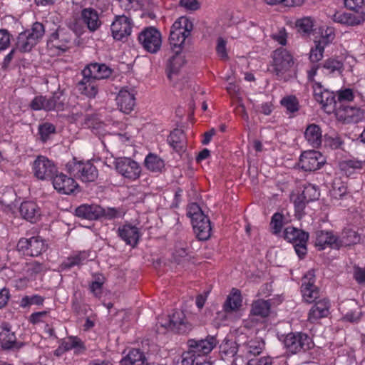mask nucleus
I'll return each instance as SVG.
<instances>
[{"instance_id": "obj_1", "label": "nucleus", "mask_w": 365, "mask_h": 365, "mask_svg": "<svg viewBox=\"0 0 365 365\" xmlns=\"http://www.w3.org/2000/svg\"><path fill=\"white\" fill-rule=\"evenodd\" d=\"M315 274L314 269L309 270L302 279L301 291L302 297L307 303L314 304L309 312L308 320L314 322L326 317L329 314V302L326 298L317 301L319 298V289L314 284Z\"/></svg>"}, {"instance_id": "obj_2", "label": "nucleus", "mask_w": 365, "mask_h": 365, "mask_svg": "<svg viewBox=\"0 0 365 365\" xmlns=\"http://www.w3.org/2000/svg\"><path fill=\"white\" fill-rule=\"evenodd\" d=\"M294 59L292 54L285 48H279L273 53V72L278 80L289 81L294 76L292 70Z\"/></svg>"}, {"instance_id": "obj_3", "label": "nucleus", "mask_w": 365, "mask_h": 365, "mask_svg": "<svg viewBox=\"0 0 365 365\" xmlns=\"http://www.w3.org/2000/svg\"><path fill=\"white\" fill-rule=\"evenodd\" d=\"M192 29V22L185 16L180 17L174 22L169 36L170 45L173 51L178 49L182 51V46Z\"/></svg>"}, {"instance_id": "obj_4", "label": "nucleus", "mask_w": 365, "mask_h": 365, "mask_svg": "<svg viewBox=\"0 0 365 365\" xmlns=\"http://www.w3.org/2000/svg\"><path fill=\"white\" fill-rule=\"evenodd\" d=\"M45 33L43 24L35 22L31 29L20 33L16 42V49L21 53L29 52L42 38Z\"/></svg>"}, {"instance_id": "obj_5", "label": "nucleus", "mask_w": 365, "mask_h": 365, "mask_svg": "<svg viewBox=\"0 0 365 365\" xmlns=\"http://www.w3.org/2000/svg\"><path fill=\"white\" fill-rule=\"evenodd\" d=\"M309 236L308 232L292 226L287 227L284 231V239L293 244L297 255L301 259L307 255Z\"/></svg>"}, {"instance_id": "obj_6", "label": "nucleus", "mask_w": 365, "mask_h": 365, "mask_svg": "<svg viewBox=\"0 0 365 365\" xmlns=\"http://www.w3.org/2000/svg\"><path fill=\"white\" fill-rule=\"evenodd\" d=\"M283 342L287 351L293 354L301 351L304 352L312 349L314 346L311 337L307 334L302 332H292L287 334Z\"/></svg>"}, {"instance_id": "obj_7", "label": "nucleus", "mask_w": 365, "mask_h": 365, "mask_svg": "<svg viewBox=\"0 0 365 365\" xmlns=\"http://www.w3.org/2000/svg\"><path fill=\"white\" fill-rule=\"evenodd\" d=\"M140 44L150 53H156L161 48V33L154 26L145 28L138 37Z\"/></svg>"}, {"instance_id": "obj_8", "label": "nucleus", "mask_w": 365, "mask_h": 365, "mask_svg": "<svg viewBox=\"0 0 365 365\" xmlns=\"http://www.w3.org/2000/svg\"><path fill=\"white\" fill-rule=\"evenodd\" d=\"M46 245L40 237L21 238L16 245V250L24 255L37 257L46 250Z\"/></svg>"}, {"instance_id": "obj_9", "label": "nucleus", "mask_w": 365, "mask_h": 365, "mask_svg": "<svg viewBox=\"0 0 365 365\" xmlns=\"http://www.w3.org/2000/svg\"><path fill=\"white\" fill-rule=\"evenodd\" d=\"M168 317L169 319L165 323L160 322L162 327L179 334H186L192 328V324L186 321L185 314L181 311H175Z\"/></svg>"}, {"instance_id": "obj_10", "label": "nucleus", "mask_w": 365, "mask_h": 365, "mask_svg": "<svg viewBox=\"0 0 365 365\" xmlns=\"http://www.w3.org/2000/svg\"><path fill=\"white\" fill-rule=\"evenodd\" d=\"M34 175L39 180H51L57 173L54 163L44 156H38L34 162Z\"/></svg>"}, {"instance_id": "obj_11", "label": "nucleus", "mask_w": 365, "mask_h": 365, "mask_svg": "<svg viewBox=\"0 0 365 365\" xmlns=\"http://www.w3.org/2000/svg\"><path fill=\"white\" fill-rule=\"evenodd\" d=\"M69 170L83 182H93L98 178L96 168L90 162H74L70 165Z\"/></svg>"}, {"instance_id": "obj_12", "label": "nucleus", "mask_w": 365, "mask_h": 365, "mask_svg": "<svg viewBox=\"0 0 365 365\" xmlns=\"http://www.w3.org/2000/svg\"><path fill=\"white\" fill-rule=\"evenodd\" d=\"M115 167L124 178L135 180L139 178L141 169L137 162L130 158H118L115 160Z\"/></svg>"}, {"instance_id": "obj_13", "label": "nucleus", "mask_w": 365, "mask_h": 365, "mask_svg": "<svg viewBox=\"0 0 365 365\" xmlns=\"http://www.w3.org/2000/svg\"><path fill=\"white\" fill-rule=\"evenodd\" d=\"M325 163V159L320 152L307 150L302 153L299 166L304 171H314L319 169Z\"/></svg>"}, {"instance_id": "obj_14", "label": "nucleus", "mask_w": 365, "mask_h": 365, "mask_svg": "<svg viewBox=\"0 0 365 365\" xmlns=\"http://www.w3.org/2000/svg\"><path fill=\"white\" fill-rule=\"evenodd\" d=\"M132 25L130 18L125 15L116 16L110 26L112 36L115 40L123 41L130 35Z\"/></svg>"}, {"instance_id": "obj_15", "label": "nucleus", "mask_w": 365, "mask_h": 365, "mask_svg": "<svg viewBox=\"0 0 365 365\" xmlns=\"http://www.w3.org/2000/svg\"><path fill=\"white\" fill-rule=\"evenodd\" d=\"M0 332V346L5 351L19 350L24 346V343L17 340L15 332L11 331L8 323H3Z\"/></svg>"}, {"instance_id": "obj_16", "label": "nucleus", "mask_w": 365, "mask_h": 365, "mask_svg": "<svg viewBox=\"0 0 365 365\" xmlns=\"http://www.w3.org/2000/svg\"><path fill=\"white\" fill-rule=\"evenodd\" d=\"M335 113L339 120L347 124L357 123L364 117L360 108L346 105H339Z\"/></svg>"}, {"instance_id": "obj_17", "label": "nucleus", "mask_w": 365, "mask_h": 365, "mask_svg": "<svg viewBox=\"0 0 365 365\" xmlns=\"http://www.w3.org/2000/svg\"><path fill=\"white\" fill-rule=\"evenodd\" d=\"M218 341L214 336L208 335L205 339H191L187 341V346L197 352L198 356L210 354L217 346Z\"/></svg>"}, {"instance_id": "obj_18", "label": "nucleus", "mask_w": 365, "mask_h": 365, "mask_svg": "<svg viewBox=\"0 0 365 365\" xmlns=\"http://www.w3.org/2000/svg\"><path fill=\"white\" fill-rule=\"evenodd\" d=\"M112 69L105 63H91L82 71L83 77H90L97 81L106 79L112 74Z\"/></svg>"}, {"instance_id": "obj_19", "label": "nucleus", "mask_w": 365, "mask_h": 365, "mask_svg": "<svg viewBox=\"0 0 365 365\" xmlns=\"http://www.w3.org/2000/svg\"><path fill=\"white\" fill-rule=\"evenodd\" d=\"M341 242L331 232L318 230L315 232L314 245L320 250L325 249L327 247L339 249L341 247Z\"/></svg>"}, {"instance_id": "obj_20", "label": "nucleus", "mask_w": 365, "mask_h": 365, "mask_svg": "<svg viewBox=\"0 0 365 365\" xmlns=\"http://www.w3.org/2000/svg\"><path fill=\"white\" fill-rule=\"evenodd\" d=\"M75 34L69 29L58 27V29L51 35V41H58L55 46L63 51L70 48L73 41L75 39Z\"/></svg>"}, {"instance_id": "obj_21", "label": "nucleus", "mask_w": 365, "mask_h": 365, "mask_svg": "<svg viewBox=\"0 0 365 365\" xmlns=\"http://www.w3.org/2000/svg\"><path fill=\"white\" fill-rule=\"evenodd\" d=\"M265 343L260 338H255L240 345V356L246 357L248 360L251 356L257 357L264 350Z\"/></svg>"}, {"instance_id": "obj_22", "label": "nucleus", "mask_w": 365, "mask_h": 365, "mask_svg": "<svg viewBox=\"0 0 365 365\" xmlns=\"http://www.w3.org/2000/svg\"><path fill=\"white\" fill-rule=\"evenodd\" d=\"M103 207L96 204H83L78 206L75 214L77 217L88 220H98L102 218Z\"/></svg>"}, {"instance_id": "obj_23", "label": "nucleus", "mask_w": 365, "mask_h": 365, "mask_svg": "<svg viewBox=\"0 0 365 365\" xmlns=\"http://www.w3.org/2000/svg\"><path fill=\"white\" fill-rule=\"evenodd\" d=\"M51 180L53 187L62 194L69 195L78 187L72 178H68L63 173H56Z\"/></svg>"}, {"instance_id": "obj_24", "label": "nucleus", "mask_w": 365, "mask_h": 365, "mask_svg": "<svg viewBox=\"0 0 365 365\" xmlns=\"http://www.w3.org/2000/svg\"><path fill=\"white\" fill-rule=\"evenodd\" d=\"M115 100L119 110L125 114L130 113L135 105L134 93L125 88L119 91Z\"/></svg>"}, {"instance_id": "obj_25", "label": "nucleus", "mask_w": 365, "mask_h": 365, "mask_svg": "<svg viewBox=\"0 0 365 365\" xmlns=\"http://www.w3.org/2000/svg\"><path fill=\"white\" fill-rule=\"evenodd\" d=\"M194 232L199 240L205 241L210 238L211 235L210 220L206 215L192 222Z\"/></svg>"}, {"instance_id": "obj_26", "label": "nucleus", "mask_w": 365, "mask_h": 365, "mask_svg": "<svg viewBox=\"0 0 365 365\" xmlns=\"http://www.w3.org/2000/svg\"><path fill=\"white\" fill-rule=\"evenodd\" d=\"M344 319L346 321L354 322L359 319L361 311L355 300L350 299L342 302L340 307Z\"/></svg>"}, {"instance_id": "obj_27", "label": "nucleus", "mask_w": 365, "mask_h": 365, "mask_svg": "<svg viewBox=\"0 0 365 365\" xmlns=\"http://www.w3.org/2000/svg\"><path fill=\"white\" fill-rule=\"evenodd\" d=\"M316 101L322 106V108L327 113L335 112L338 108V103L334 93L328 90H324V92L317 93L316 94Z\"/></svg>"}, {"instance_id": "obj_28", "label": "nucleus", "mask_w": 365, "mask_h": 365, "mask_svg": "<svg viewBox=\"0 0 365 365\" xmlns=\"http://www.w3.org/2000/svg\"><path fill=\"white\" fill-rule=\"evenodd\" d=\"M182 51L175 50L174 54L168 59L167 63V75L170 80L173 76L178 74L180 68L185 65V60L181 53Z\"/></svg>"}, {"instance_id": "obj_29", "label": "nucleus", "mask_w": 365, "mask_h": 365, "mask_svg": "<svg viewBox=\"0 0 365 365\" xmlns=\"http://www.w3.org/2000/svg\"><path fill=\"white\" fill-rule=\"evenodd\" d=\"M119 237L127 244L135 247L139 240L138 229L135 226L125 225L118 230Z\"/></svg>"}, {"instance_id": "obj_30", "label": "nucleus", "mask_w": 365, "mask_h": 365, "mask_svg": "<svg viewBox=\"0 0 365 365\" xmlns=\"http://www.w3.org/2000/svg\"><path fill=\"white\" fill-rule=\"evenodd\" d=\"M304 138L311 146L318 148L322 140L320 127L314 123L309 125L304 131Z\"/></svg>"}, {"instance_id": "obj_31", "label": "nucleus", "mask_w": 365, "mask_h": 365, "mask_svg": "<svg viewBox=\"0 0 365 365\" xmlns=\"http://www.w3.org/2000/svg\"><path fill=\"white\" fill-rule=\"evenodd\" d=\"M335 22L346 26H356L361 24L365 21L364 16H359L357 14L351 13H336L333 16Z\"/></svg>"}, {"instance_id": "obj_32", "label": "nucleus", "mask_w": 365, "mask_h": 365, "mask_svg": "<svg viewBox=\"0 0 365 365\" xmlns=\"http://www.w3.org/2000/svg\"><path fill=\"white\" fill-rule=\"evenodd\" d=\"M168 142L176 152H183L186 144L183 130L178 128L174 129L168 137Z\"/></svg>"}, {"instance_id": "obj_33", "label": "nucleus", "mask_w": 365, "mask_h": 365, "mask_svg": "<svg viewBox=\"0 0 365 365\" xmlns=\"http://www.w3.org/2000/svg\"><path fill=\"white\" fill-rule=\"evenodd\" d=\"M81 16L83 22L87 25L91 31H96L101 24L98 12L92 8H86L82 10Z\"/></svg>"}, {"instance_id": "obj_34", "label": "nucleus", "mask_w": 365, "mask_h": 365, "mask_svg": "<svg viewBox=\"0 0 365 365\" xmlns=\"http://www.w3.org/2000/svg\"><path fill=\"white\" fill-rule=\"evenodd\" d=\"M96 81L90 77H83L77 84L78 91L89 98H94L98 92Z\"/></svg>"}, {"instance_id": "obj_35", "label": "nucleus", "mask_w": 365, "mask_h": 365, "mask_svg": "<svg viewBox=\"0 0 365 365\" xmlns=\"http://www.w3.org/2000/svg\"><path fill=\"white\" fill-rule=\"evenodd\" d=\"M331 34L322 36L320 39L315 41V46L310 51L309 59L312 62H318L323 58L324 47L329 43Z\"/></svg>"}, {"instance_id": "obj_36", "label": "nucleus", "mask_w": 365, "mask_h": 365, "mask_svg": "<svg viewBox=\"0 0 365 365\" xmlns=\"http://www.w3.org/2000/svg\"><path fill=\"white\" fill-rule=\"evenodd\" d=\"M19 212L23 218L31 222H36L40 215L37 205L33 202H22Z\"/></svg>"}, {"instance_id": "obj_37", "label": "nucleus", "mask_w": 365, "mask_h": 365, "mask_svg": "<svg viewBox=\"0 0 365 365\" xmlns=\"http://www.w3.org/2000/svg\"><path fill=\"white\" fill-rule=\"evenodd\" d=\"M242 305L241 292L239 289H232L223 304V309L229 313L237 310Z\"/></svg>"}, {"instance_id": "obj_38", "label": "nucleus", "mask_w": 365, "mask_h": 365, "mask_svg": "<svg viewBox=\"0 0 365 365\" xmlns=\"http://www.w3.org/2000/svg\"><path fill=\"white\" fill-rule=\"evenodd\" d=\"M146 358L144 353L140 349H133L128 355L121 359L120 365H148L145 364Z\"/></svg>"}, {"instance_id": "obj_39", "label": "nucleus", "mask_w": 365, "mask_h": 365, "mask_svg": "<svg viewBox=\"0 0 365 365\" xmlns=\"http://www.w3.org/2000/svg\"><path fill=\"white\" fill-rule=\"evenodd\" d=\"M271 304L268 300L257 299L252 304L251 313L255 316L266 317L270 312Z\"/></svg>"}, {"instance_id": "obj_40", "label": "nucleus", "mask_w": 365, "mask_h": 365, "mask_svg": "<svg viewBox=\"0 0 365 365\" xmlns=\"http://www.w3.org/2000/svg\"><path fill=\"white\" fill-rule=\"evenodd\" d=\"M220 352L223 359L232 358L240 352V345L233 341H225L220 346Z\"/></svg>"}, {"instance_id": "obj_41", "label": "nucleus", "mask_w": 365, "mask_h": 365, "mask_svg": "<svg viewBox=\"0 0 365 365\" xmlns=\"http://www.w3.org/2000/svg\"><path fill=\"white\" fill-rule=\"evenodd\" d=\"M63 93L61 91L53 93V96L47 98L46 108L47 111L57 110H63L65 107L64 99H62Z\"/></svg>"}, {"instance_id": "obj_42", "label": "nucleus", "mask_w": 365, "mask_h": 365, "mask_svg": "<svg viewBox=\"0 0 365 365\" xmlns=\"http://www.w3.org/2000/svg\"><path fill=\"white\" fill-rule=\"evenodd\" d=\"M145 167L153 172H160L164 168V161L158 155L150 153L145 160Z\"/></svg>"}, {"instance_id": "obj_43", "label": "nucleus", "mask_w": 365, "mask_h": 365, "mask_svg": "<svg viewBox=\"0 0 365 365\" xmlns=\"http://www.w3.org/2000/svg\"><path fill=\"white\" fill-rule=\"evenodd\" d=\"M296 26L302 36H308L313 31L314 20L311 17H304L296 21Z\"/></svg>"}, {"instance_id": "obj_44", "label": "nucleus", "mask_w": 365, "mask_h": 365, "mask_svg": "<svg viewBox=\"0 0 365 365\" xmlns=\"http://www.w3.org/2000/svg\"><path fill=\"white\" fill-rule=\"evenodd\" d=\"M56 133V127L51 123H43L40 124L38 128V134L39 139L42 143H46L51 138V135Z\"/></svg>"}, {"instance_id": "obj_45", "label": "nucleus", "mask_w": 365, "mask_h": 365, "mask_svg": "<svg viewBox=\"0 0 365 365\" xmlns=\"http://www.w3.org/2000/svg\"><path fill=\"white\" fill-rule=\"evenodd\" d=\"M360 241V236L358 233L351 229H345L342 232L341 240H339V242H341V246L343 245L346 246H349L351 245H356L359 243Z\"/></svg>"}, {"instance_id": "obj_46", "label": "nucleus", "mask_w": 365, "mask_h": 365, "mask_svg": "<svg viewBox=\"0 0 365 365\" xmlns=\"http://www.w3.org/2000/svg\"><path fill=\"white\" fill-rule=\"evenodd\" d=\"M280 103L284 106L288 113H294L299 109V103L295 96L290 95L284 97Z\"/></svg>"}, {"instance_id": "obj_47", "label": "nucleus", "mask_w": 365, "mask_h": 365, "mask_svg": "<svg viewBox=\"0 0 365 365\" xmlns=\"http://www.w3.org/2000/svg\"><path fill=\"white\" fill-rule=\"evenodd\" d=\"M64 350L68 351L73 349H76V352L79 353L85 349L81 340L75 336L68 337L62 343Z\"/></svg>"}, {"instance_id": "obj_48", "label": "nucleus", "mask_w": 365, "mask_h": 365, "mask_svg": "<svg viewBox=\"0 0 365 365\" xmlns=\"http://www.w3.org/2000/svg\"><path fill=\"white\" fill-rule=\"evenodd\" d=\"M306 201L309 202L317 200L320 196V192L317 187L312 184H308L304 186L302 192L301 193Z\"/></svg>"}, {"instance_id": "obj_49", "label": "nucleus", "mask_w": 365, "mask_h": 365, "mask_svg": "<svg viewBox=\"0 0 365 365\" xmlns=\"http://www.w3.org/2000/svg\"><path fill=\"white\" fill-rule=\"evenodd\" d=\"M44 298L40 295L34 294L32 296H24L21 302L20 307L22 308L29 307L31 305H42Z\"/></svg>"}, {"instance_id": "obj_50", "label": "nucleus", "mask_w": 365, "mask_h": 365, "mask_svg": "<svg viewBox=\"0 0 365 365\" xmlns=\"http://www.w3.org/2000/svg\"><path fill=\"white\" fill-rule=\"evenodd\" d=\"M284 216L279 212H276L273 215L270 222V227L272 232L274 235L280 233L283 226Z\"/></svg>"}, {"instance_id": "obj_51", "label": "nucleus", "mask_w": 365, "mask_h": 365, "mask_svg": "<svg viewBox=\"0 0 365 365\" xmlns=\"http://www.w3.org/2000/svg\"><path fill=\"white\" fill-rule=\"evenodd\" d=\"M86 254L85 252H80L78 255L68 257L63 263V266L65 268H71L76 265L82 264L86 259Z\"/></svg>"}, {"instance_id": "obj_52", "label": "nucleus", "mask_w": 365, "mask_h": 365, "mask_svg": "<svg viewBox=\"0 0 365 365\" xmlns=\"http://www.w3.org/2000/svg\"><path fill=\"white\" fill-rule=\"evenodd\" d=\"M188 348L189 349L182 354L181 365H194L198 359L197 352L193 351L190 347Z\"/></svg>"}, {"instance_id": "obj_53", "label": "nucleus", "mask_w": 365, "mask_h": 365, "mask_svg": "<svg viewBox=\"0 0 365 365\" xmlns=\"http://www.w3.org/2000/svg\"><path fill=\"white\" fill-rule=\"evenodd\" d=\"M46 269L45 266L36 261L31 262L27 264L26 272L31 277H36L38 274L43 272Z\"/></svg>"}, {"instance_id": "obj_54", "label": "nucleus", "mask_w": 365, "mask_h": 365, "mask_svg": "<svg viewBox=\"0 0 365 365\" xmlns=\"http://www.w3.org/2000/svg\"><path fill=\"white\" fill-rule=\"evenodd\" d=\"M187 215L190 217L191 221L193 222L200 217L203 218L205 215L197 203H192L188 206Z\"/></svg>"}, {"instance_id": "obj_55", "label": "nucleus", "mask_w": 365, "mask_h": 365, "mask_svg": "<svg viewBox=\"0 0 365 365\" xmlns=\"http://www.w3.org/2000/svg\"><path fill=\"white\" fill-rule=\"evenodd\" d=\"M47 104V98L45 96H36L30 103V107L32 110H47L46 108V105Z\"/></svg>"}, {"instance_id": "obj_56", "label": "nucleus", "mask_w": 365, "mask_h": 365, "mask_svg": "<svg viewBox=\"0 0 365 365\" xmlns=\"http://www.w3.org/2000/svg\"><path fill=\"white\" fill-rule=\"evenodd\" d=\"M269 5L282 4L284 6H299L303 4L304 0H265Z\"/></svg>"}, {"instance_id": "obj_57", "label": "nucleus", "mask_w": 365, "mask_h": 365, "mask_svg": "<svg viewBox=\"0 0 365 365\" xmlns=\"http://www.w3.org/2000/svg\"><path fill=\"white\" fill-rule=\"evenodd\" d=\"M216 51L218 56L223 60L228 58V55L226 49V41L222 37L217 38V43L216 46Z\"/></svg>"}, {"instance_id": "obj_58", "label": "nucleus", "mask_w": 365, "mask_h": 365, "mask_svg": "<svg viewBox=\"0 0 365 365\" xmlns=\"http://www.w3.org/2000/svg\"><path fill=\"white\" fill-rule=\"evenodd\" d=\"M11 35L6 29H0V51L7 48L10 45Z\"/></svg>"}, {"instance_id": "obj_59", "label": "nucleus", "mask_w": 365, "mask_h": 365, "mask_svg": "<svg viewBox=\"0 0 365 365\" xmlns=\"http://www.w3.org/2000/svg\"><path fill=\"white\" fill-rule=\"evenodd\" d=\"M354 100V93L352 90L346 88L345 90L339 91L338 93V101L339 105H342L341 103L344 101H352Z\"/></svg>"}, {"instance_id": "obj_60", "label": "nucleus", "mask_w": 365, "mask_h": 365, "mask_svg": "<svg viewBox=\"0 0 365 365\" xmlns=\"http://www.w3.org/2000/svg\"><path fill=\"white\" fill-rule=\"evenodd\" d=\"M343 67V63L335 59H328L324 63V68L334 72L335 71H340Z\"/></svg>"}, {"instance_id": "obj_61", "label": "nucleus", "mask_w": 365, "mask_h": 365, "mask_svg": "<svg viewBox=\"0 0 365 365\" xmlns=\"http://www.w3.org/2000/svg\"><path fill=\"white\" fill-rule=\"evenodd\" d=\"M179 6L190 11H196L200 9V4L197 0H180Z\"/></svg>"}, {"instance_id": "obj_62", "label": "nucleus", "mask_w": 365, "mask_h": 365, "mask_svg": "<svg viewBox=\"0 0 365 365\" xmlns=\"http://www.w3.org/2000/svg\"><path fill=\"white\" fill-rule=\"evenodd\" d=\"M272 359L269 356H263L260 358L253 357L249 359L247 365H272Z\"/></svg>"}, {"instance_id": "obj_63", "label": "nucleus", "mask_w": 365, "mask_h": 365, "mask_svg": "<svg viewBox=\"0 0 365 365\" xmlns=\"http://www.w3.org/2000/svg\"><path fill=\"white\" fill-rule=\"evenodd\" d=\"M103 212L102 215V218L111 220L115 217H118L120 215V212L119 210L114 207H107L103 208Z\"/></svg>"}, {"instance_id": "obj_64", "label": "nucleus", "mask_w": 365, "mask_h": 365, "mask_svg": "<svg viewBox=\"0 0 365 365\" xmlns=\"http://www.w3.org/2000/svg\"><path fill=\"white\" fill-rule=\"evenodd\" d=\"M354 278L359 283H365V269L356 267L354 272Z\"/></svg>"}]
</instances>
